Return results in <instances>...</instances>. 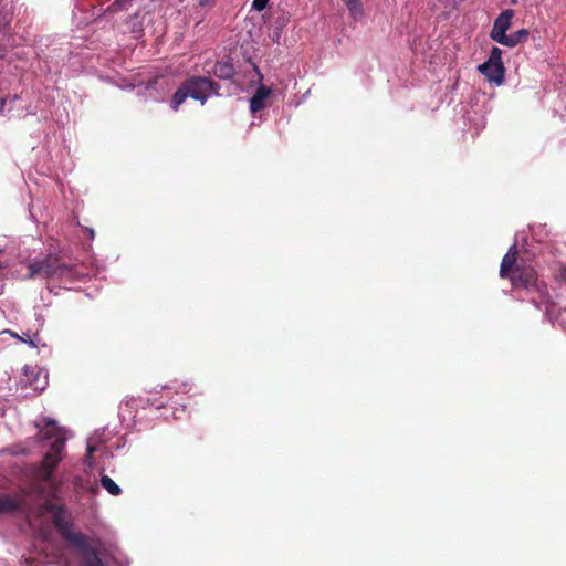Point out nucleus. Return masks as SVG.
Instances as JSON below:
<instances>
[{
	"label": "nucleus",
	"mask_w": 566,
	"mask_h": 566,
	"mask_svg": "<svg viewBox=\"0 0 566 566\" xmlns=\"http://www.w3.org/2000/svg\"><path fill=\"white\" fill-rule=\"evenodd\" d=\"M134 0H115L112 6H111V9L114 11V12H117V11H122V10H126L127 7L133 2Z\"/></svg>",
	"instance_id": "17"
},
{
	"label": "nucleus",
	"mask_w": 566,
	"mask_h": 566,
	"mask_svg": "<svg viewBox=\"0 0 566 566\" xmlns=\"http://www.w3.org/2000/svg\"><path fill=\"white\" fill-rule=\"evenodd\" d=\"M101 484L109 494L114 496H118L122 493V489L108 475H102Z\"/></svg>",
	"instance_id": "14"
},
{
	"label": "nucleus",
	"mask_w": 566,
	"mask_h": 566,
	"mask_svg": "<svg viewBox=\"0 0 566 566\" xmlns=\"http://www.w3.org/2000/svg\"><path fill=\"white\" fill-rule=\"evenodd\" d=\"M43 509L52 515L53 524L59 534L76 549L82 566H104L96 548L91 545L87 536L81 532L72 531V523L69 521L64 505L46 501Z\"/></svg>",
	"instance_id": "1"
},
{
	"label": "nucleus",
	"mask_w": 566,
	"mask_h": 566,
	"mask_svg": "<svg viewBox=\"0 0 566 566\" xmlns=\"http://www.w3.org/2000/svg\"><path fill=\"white\" fill-rule=\"evenodd\" d=\"M28 279H59L64 282H73L82 277L74 264L65 263L54 254L39 259L34 258L28 263Z\"/></svg>",
	"instance_id": "3"
},
{
	"label": "nucleus",
	"mask_w": 566,
	"mask_h": 566,
	"mask_svg": "<svg viewBox=\"0 0 566 566\" xmlns=\"http://www.w3.org/2000/svg\"><path fill=\"white\" fill-rule=\"evenodd\" d=\"M184 83L190 93V97L200 101L201 104H205L210 95H219V84L208 77L192 76Z\"/></svg>",
	"instance_id": "4"
},
{
	"label": "nucleus",
	"mask_w": 566,
	"mask_h": 566,
	"mask_svg": "<svg viewBox=\"0 0 566 566\" xmlns=\"http://www.w3.org/2000/svg\"><path fill=\"white\" fill-rule=\"evenodd\" d=\"M85 231L88 233V238L93 240L95 235L94 230L92 228H86Z\"/></svg>",
	"instance_id": "19"
},
{
	"label": "nucleus",
	"mask_w": 566,
	"mask_h": 566,
	"mask_svg": "<svg viewBox=\"0 0 566 566\" xmlns=\"http://www.w3.org/2000/svg\"><path fill=\"white\" fill-rule=\"evenodd\" d=\"M94 450H95V448H94V447H92V446H88V447H87V452H88V453H92Z\"/></svg>",
	"instance_id": "21"
},
{
	"label": "nucleus",
	"mask_w": 566,
	"mask_h": 566,
	"mask_svg": "<svg viewBox=\"0 0 566 566\" xmlns=\"http://www.w3.org/2000/svg\"><path fill=\"white\" fill-rule=\"evenodd\" d=\"M65 449V437H57L51 444L49 451L45 453L43 459V467L46 470L48 475H51L53 470L57 467L62 460V455Z\"/></svg>",
	"instance_id": "5"
},
{
	"label": "nucleus",
	"mask_w": 566,
	"mask_h": 566,
	"mask_svg": "<svg viewBox=\"0 0 566 566\" xmlns=\"http://www.w3.org/2000/svg\"><path fill=\"white\" fill-rule=\"evenodd\" d=\"M488 69H482V64L478 66V70L483 74L490 82H494L501 85L504 82L505 67L504 64H489Z\"/></svg>",
	"instance_id": "8"
},
{
	"label": "nucleus",
	"mask_w": 566,
	"mask_h": 566,
	"mask_svg": "<svg viewBox=\"0 0 566 566\" xmlns=\"http://www.w3.org/2000/svg\"><path fill=\"white\" fill-rule=\"evenodd\" d=\"M21 506L22 500L20 497L0 494V514L18 511Z\"/></svg>",
	"instance_id": "9"
},
{
	"label": "nucleus",
	"mask_w": 566,
	"mask_h": 566,
	"mask_svg": "<svg viewBox=\"0 0 566 566\" xmlns=\"http://www.w3.org/2000/svg\"><path fill=\"white\" fill-rule=\"evenodd\" d=\"M210 3V0H199V4L201 7L208 6Z\"/></svg>",
	"instance_id": "20"
},
{
	"label": "nucleus",
	"mask_w": 566,
	"mask_h": 566,
	"mask_svg": "<svg viewBox=\"0 0 566 566\" xmlns=\"http://www.w3.org/2000/svg\"><path fill=\"white\" fill-rule=\"evenodd\" d=\"M489 64H503L502 62V50L497 46H493L488 61L482 63V69H488Z\"/></svg>",
	"instance_id": "15"
},
{
	"label": "nucleus",
	"mask_w": 566,
	"mask_h": 566,
	"mask_svg": "<svg viewBox=\"0 0 566 566\" xmlns=\"http://www.w3.org/2000/svg\"><path fill=\"white\" fill-rule=\"evenodd\" d=\"M347 6L352 17L358 19L363 15V8L359 0H343Z\"/></svg>",
	"instance_id": "16"
},
{
	"label": "nucleus",
	"mask_w": 566,
	"mask_h": 566,
	"mask_svg": "<svg viewBox=\"0 0 566 566\" xmlns=\"http://www.w3.org/2000/svg\"><path fill=\"white\" fill-rule=\"evenodd\" d=\"M41 439L49 440L57 437H64L63 430L52 419L44 420V428L40 431Z\"/></svg>",
	"instance_id": "10"
},
{
	"label": "nucleus",
	"mask_w": 566,
	"mask_h": 566,
	"mask_svg": "<svg viewBox=\"0 0 566 566\" xmlns=\"http://www.w3.org/2000/svg\"><path fill=\"white\" fill-rule=\"evenodd\" d=\"M269 0H253L252 8L256 11H262L265 9Z\"/></svg>",
	"instance_id": "18"
},
{
	"label": "nucleus",
	"mask_w": 566,
	"mask_h": 566,
	"mask_svg": "<svg viewBox=\"0 0 566 566\" xmlns=\"http://www.w3.org/2000/svg\"><path fill=\"white\" fill-rule=\"evenodd\" d=\"M528 34V30L526 29L517 30L514 33L506 35V39H504L501 44L504 46L514 48L520 43L526 42Z\"/></svg>",
	"instance_id": "11"
},
{
	"label": "nucleus",
	"mask_w": 566,
	"mask_h": 566,
	"mask_svg": "<svg viewBox=\"0 0 566 566\" xmlns=\"http://www.w3.org/2000/svg\"><path fill=\"white\" fill-rule=\"evenodd\" d=\"M187 97H190V93L187 90L185 83H182L172 95V98H171L172 109L177 111L179 108V106L187 99Z\"/></svg>",
	"instance_id": "13"
},
{
	"label": "nucleus",
	"mask_w": 566,
	"mask_h": 566,
	"mask_svg": "<svg viewBox=\"0 0 566 566\" xmlns=\"http://www.w3.org/2000/svg\"><path fill=\"white\" fill-rule=\"evenodd\" d=\"M271 90L265 85H260L250 99V111L255 114L265 107V101L269 98Z\"/></svg>",
	"instance_id": "7"
},
{
	"label": "nucleus",
	"mask_w": 566,
	"mask_h": 566,
	"mask_svg": "<svg viewBox=\"0 0 566 566\" xmlns=\"http://www.w3.org/2000/svg\"><path fill=\"white\" fill-rule=\"evenodd\" d=\"M34 387H35V389H43L44 388V386L39 387L38 385H35Z\"/></svg>",
	"instance_id": "22"
},
{
	"label": "nucleus",
	"mask_w": 566,
	"mask_h": 566,
	"mask_svg": "<svg viewBox=\"0 0 566 566\" xmlns=\"http://www.w3.org/2000/svg\"><path fill=\"white\" fill-rule=\"evenodd\" d=\"M513 17L514 11L512 9H506L500 13L490 33V38L493 41L501 44V42L506 39V31L511 28Z\"/></svg>",
	"instance_id": "6"
},
{
	"label": "nucleus",
	"mask_w": 566,
	"mask_h": 566,
	"mask_svg": "<svg viewBox=\"0 0 566 566\" xmlns=\"http://www.w3.org/2000/svg\"><path fill=\"white\" fill-rule=\"evenodd\" d=\"M517 253L516 244L511 245L502 259L500 276L510 280L514 289H535L544 294L546 285L538 283L534 268L526 265L524 262H517Z\"/></svg>",
	"instance_id": "2"
},
{
	"label": "nucleus",
	"mask_w": 566,
	"mask_h": 566,
	"mask_svg": "<svg viewBox=\"0 0 566 566\" xmlns=\"http://www.w3.org/2000/svg\"><path fill=\"white\" fill-rule=\"evenodd\" d=\"M213 73L219 78L229 80L234 75V67L229 62H217Z\"/></svg>",
	"instance_id": "12"
}]
</instances>
